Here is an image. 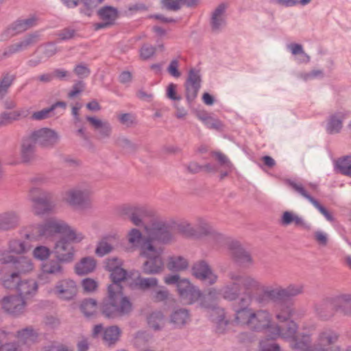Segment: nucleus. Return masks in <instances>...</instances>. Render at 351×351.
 I'll return each instance as SVG.
<instances>
[{
  "mask_svg": "<svg viewBox=\"0 0 351 351\" xmlns=\"http://www.w3.org/2000/svg\"><path fill=\"white\" fill-rule=\"evenodd\" d=\"M144 230L147 234L145 237L137 227L132 228L127 232L125 239L130 251L139 250L141 253L143 247L148 241H151L152 243H166L172 239L164 221L158 218L152 219L150 223L145 226Z\"/></svg>",
  "mask_w": 351,
  "mask_h": 351,
  "instance_id": "f257e3e1",
  "label": "nucleus"
},
{
  "mask_svg": "<svg viewBox=\"0 0 351 351\" xmlns=\"http://www.w3.org/2000/svg\"><path fill=\"white\" fill-rule=\"evenodd\" d=\"M280 327L273 321L272 315L268 311L254 310L250 328L252 330L262 332L271 340L282 338L289 341L293 339L298 330V326L294 322H289L286 330Z\"/></svg>",
  "mask_w": 351,
  "mask_h": 351,
  "instance_id": "f03ea898",
  "label": "nucleus"
},
{
  "mask_svg": "<svg viewBox=\"0 0 351 351\" xmlns=\"http://www.w3.org/2000/svg\"><path fill=\"white\" fill-rule=\"evenodd\" d=\"M133 309L130 299L124 295L121 285L112 283L108 287V293L100 306L104 316L116 318L130 314Z\"/></svg>",
  "mask_w": 351,
  "mask_h": 351,
  "instance_id": "7ed1b4c3",
  "label": "nucleus"
},
{
  "mask_svg": "<svg viewBox=\"0 0 351 351\" xmlns=\"http://www.w3.org/2000/svg\"><path fill=\"white\" fill-rule=\"evenodd\" d=\"M337 339L338 335L333 330L323 329L317 333L313 348L308 335H302L300 338L295 333L293 339L289 341L296 351H340L339 348L334 345Z\"/></svg>",
  "mask_w": 351,
  "mask_h": 351,
  "instance_id": "20e7f679",
  "label": "nucleus"
},
{
  "mask_svg": "<svg viewBox=\"0 0 351 351\" xmlns=\"http://www.w3.org/2000/svg\"><path fill=\"white\" fill-rule=\"evenodd\" d=\"M39 235L49 237L56 234H61L71 241L78 243L82 241L85 236L66 221L57 219H49L43 225L38 227Z\"/></svg>",
  "mask_w": 351,
  "mask_h": 351,
  "instance_id": "39448f33",
  "label": "nucleus"
},
{
  "mask_svg": "<svg viewBox=\"0 0 351 351\" xmlns=\"http://www.w3.org/2000/svg\"><path fill=\"white\" fill-rule=\"evenodd\" d=\"M157 243H152L151 241H148L139 253L141 257L146 259L142 266V269L146 274H159L163 269L164 263L161 256L162 250Z\"/></svg>",
  "mask_w": 351,
  "mask_h": 351,
  "instance_id": "423d86ee",
  "label": "nucleus"
},
{
  "mask_svg": "<svg viewBox=\"0 0 351 351\" xmlns=\"http://www.w3.org/2000/svg\"><path fill=\"white\" fill-rule=\"evenodd\" d=\"M47 293L54 296L60 301L74 300L78 293V286L74 280L66 278L59 280L56 284L47 289Z\"/></svg>",
  "mask_w": 351,
  "mask_h": 351,
  "instance_id": "0eeeda50",
  "label": "nucleus"
},
{
  "mask_svg": "<svg viewBox=\"0 0 351 351\" xmlns=\"http://www.w3.org/2000/svg\"><path fill=\"white\" fill-rule=\"evenodd\" d=\"M93 194L91 186L86 182H81L68 189L64 193L63 199L72 206L88 205Z\"/></svg>",
  "mask_w": 351,
  "mask_h": 351,
  "instance_id": "6e6552de",
  "label": "nucleus"
},
{
  "mask_svg": "<svg viewBox=\"0 0 351 351\" xmlns=\"http://www.w3.org/2000/svg\"><path fill=\"white\" fill-rule=\"evenodd\" d=\"M230 280L239 283L242 294L240 297V302L243 304H248L252 300V292L261 290L263 286L256 279L250 276L230 274Z\"/></svg>",
  "mask_w": 351,
  "mask_h": 351,
  "instance_id": "1a4fd4ad",
  "label": "nucleus"
},
{
  "mask_svg": "<svg viewBox=\"0 0 351 351\" xmlns=\"http://www.w3.org/2000/svg\"><path fill=\"white\" fill-rule=\"evenodd\" d=\"M119 214L127 217L136 227L144 226V219L154 217V212L144 206L123 204L117 208Z\"/></svg>",
  "mask_w": 351,
  "mask_h": 351,
  "instance_id": "9d476101",
  "label": "nucleus"
},
{
  "mask_svg": "<svg viewBox=\"0 0 351 351\" xmlns=\"http://www.w3.org/2000/svg\"><path fill=\"white\" fill-rule=\"evenodd\" d=\"M29 197L32 203L33 212L36 215L48 213L55 207L51 201L50 194L38 187H32L29 190Z\"/></svg>",
  "mask_w": 351,
  "mask_h": 351,
  "instance_id": "9b49d317",
  "label": "nucleus"
},
{
  "mask_svg": "<svg viewBox=\"0 0 351 351\" xmlns=\"http://www.w3.org/2000/svg\"><path fill=\"white\" fill-rule=\"evenodd\" d=\"M195 237H208V241L213 247L221 248L228 242V239L222 234L218 232L205 219H198L196 224Z\"/></svg>",
  "mask_w": 351,
  "mask_h": 351,
  "instance_id": "f8f14e48",
  "label": "nucleus"
},
{
  "mask_svg": "<svg viewBox=\"0 0 351 351\" xmlns=\"http://www.w3.org/2000/svg\"><path fill=\"white\" fill-rule=\"evenodd\" d=\"M219 295L218 291L215 288H210L206 294L202 295L200 305L204 308H209L210 302V318L219 326L226 325L228 322L225 319V313L223 308L215 307L212 302L215 301Z\"/></svg>",
  "mask_w": 351,
  "mask_h": 351,
  "instance_id": "ddd939ff",
  "label": "nucleus"
},
{
  "mask_svg": "<svg viewBox=\"0 0 351 351\" xmlns=\"http://www.w3.org/2000/svg\"><path fill=\"white\" fill-rule=\"evenodd\" d=\"M29 136L33 142L43 148H52L60 141L59 134L48 128H42L32 132Z\"/></svg>",
  "mask_w": 351,
  "mask_h": 351,
  "instance_id": "4468645a",
  "label": "nucleus"
},
{
  "mask_svg": "<svg viewBox=\"0 0 351 351\" xmlns=\"http://www.w3.org/2000/svg\"><path fill=\"white\" fill-rule=\"evenodd\" d=\"M177 290L180 297L187 304H193L202 297V292L189 280L181 279L178 282Z\"/></svg>",
  "mask_w": 351,
  "mask_h": 351,
  "instance_id": "2eb2a0df",
  "label": "nucleus"
},
{
  "mask_svg": "<svg viewBox=\"0 0 351 351\" xmlns=\"http://www.w3.org/2000/svg\"><path fill=\"white\" fill-rule=\"evenodd\" d=\"M67 237H62L55 243L54 252L62 263H70L74 259L75 249Z\"/></svg>",
  "mask_w": 351,
  "mask_h": 351,
  "instance_id": "dca6fc26",
  "label": "nucleus"
},
{
  "mask_svg": "<svg viewBox=\"0 0 351 351\" xmlns=\"http://www.w3.org/2000/svg\"><path fill=\"white\" fill-rule=\"evenodd\" d=\"M191 271L194 277L208 285L215 283L218 279L217 274L204 261L195 263L191 268Z\"/></svg>",
  "mask_w": 351,
  "mask_h": 351,
  "instance_id": "f3484780",
  "label": "nucleus"
},
{
  "mask_svg": "<svg viewBox=\"0 0 351 351\" xmlns=\"http://www.w3.org/2000/svg\"><path fill=\"white\" fill-rule=\"evenodd\" d=\"M121 331L117 326H112L104 328L101 324L95 325L93 330V336L98 337L99 334H102V339L108 346L114 345L117 343L121 336Z\"/></svg>",
  "mask_w": 351,
  "mask_h": 351,
  "instance_id": "a211bd4d",
  "label": "nucleus"
},
{
  "mask_svg": "<svg viewBox=\"0 0 351 351\" xmlns=\"http://www.w3.org/2000/svg\"><path fill=\"white\" fill-rule=\"evenodd\" d=\"M119 241V236L117 233H110L102 237L97 243L95 254L99 257H103L111 253L114 246L113 243Z\"/></svg>",
  "mask_w": 351,
  "mask_h": 351,
  "instance_id": "6ab92c4d",
  "label": "nucleus"
},
{
  "mask_svg": "<svg viewBox=\"0 0 351 351\" xmlns=\"http://www.w3.org/2000/svg\"><path fill=\"white\" fill-rule=\"evenodd\" d=\"M1 305L8 313L17 315L24 312L25 302L20 296L12 295L4 297L1 301Z\"/></svg>",
  "mask_w": 351,
  "mask_h": 351,
  "instance_id": "aec40b11",
  "label": "nucleus"
},
{
  "mask_svg": "<svg viewBox=\"0 0 351 351\" xmlns=\"http://www.w3.org/2000/svg\"><path fill=\"white\" fill-rule=\"evenodd\" d=\"M287 184L296 192L306 198L326 218L327 220L330 221H332L334 220L332 215L328 212V210L322 206L315 199L308 195L302 184L291 180L287 181Z\"/></svg>",
  "mask_w": 351,
  "mask_h": 351,
  "instance_id": "412c9836",
  "label": "nucleus"
},
{
  "mask_svg": "<svg viewBox=\"0 0 351 351\" xmlns=\"http://www.w3.org/2000/svg\"><path fill=\"white\" fill-rule=\"evenodd\" d=\"M280 223L282 226H288L293 223L295 226L306 230H310L311 228L310 223L303 217L291 210H286L282 213L280 219Z\"/></svg>",
  "mask_w": 351,
  "mask_h": 351,
  "instance_id": "4be33fe9",
  "label": "nucleus"
},
{
  "mask_svg": "<svg viewBox=\"0 0 351 351\" xmlns=\"http://www.w3.org/2000/svg\"><path fill=\"white\" fill-rule=\"evenodd\" d=\"M200 75L198 71L191 70L185 84L186 97L189 101H192L197 95L200 88Z\"/></svg>",
  "mask_w": 351,
  "mask_h": 351,
  "instance_id": "5701e85b",
  "label": "nucleus"
},
{
  "mask_svg": "<svg viewBox=\"0 0 351 351\" xmlns=\"http://www.w3.org/2000/svg\"><path fill=\"white\" fill-rule=\"evenodd\" d=\"M36 22L37 19L35 16H29L27 19L18 20L5 30V34L12 36L23 32L36 25Z\"/></svg>",
  "mask_w": 351,
  "mask_h": 351,
  "instance_id": "b1692460",
  "label": "nucleus"
},
{
  "mask_svg": "<svg viewBox=\"0 0 351 351\" xmlns=\"http://www.w3.org/2000/svg\"><path fill=\"white\" fill-rule=\"evenodd\" d=\"M348 117L346 111H338L331 114L328 120L326 130L329 134L339 133L343 128V121Z\"/></svg>",
  "mask_w": 351,
  "mask_h": 351,
  "instance_id": "393cba45",
  "label": "nucleus"
},
{
  "mask_svg": "<svg viewBox=\"0 0 351 351\" xmlns=\"http://www.w3.org/2000/svg\"><path fill=\"white\" fill-rule=\"evenodd\" d=\"M61 261L50 259L42 263L40 265L41 274L40 278L44 274L51 276H62L64 274V268L61 265Z\"/></svg>",
  "mask_w": 351,
  "mask_h": 351,
  "instance_id": "a878e982",
  "label": "nucleus"
},
{
  "mask_svg": "<svg viewBox=\"0 0 351 351\" xmlns=\"http://www.w3.org/2000/svg\"><path fill=\"white\" fill-rule=\"evenodd\" d=\"M97 266V261L92 256H86L81 258L75 265V271L79 276H84L92 273Z\"/></svg>",
  "mask_w": 351,
  "mask_h": 351,
  "instance_id": "bb28decb",
  "label": "nucleus"
},
{
  "mask_svg": "<svg viewBox=\"0 0 351 351\" xmlns=\"http://www.w3.org/2000/svg\"><path fill=\"white\" fill-rule=\"evenodd\" d=\"M226 244H229L231 253L235 259L241 264L250 263L252 261L251 256L242 246L237 241H228Z\"/></svg>",
  "mask_w": 351,
  "mask_h": 351,
  "instance_id": "cd10ccee",
  "label": "nucleus"
},
{
  "mask_svg": "<svg viewBox=\"0 0 351 351\" xmlns=\"http://www.w3.org/2000/svg\"><path fill=\"white\" fill-rule=\"evenodd\" d=\"M189 263L187 258L181 255H171L167 259V267L172 271H182L187 269Z\"/></svg>",
  "mask_w": 351,
  "mask_h": 351,
  "instance_id": "c85d7f7f",
  "label": "nucleus"
},
{
  "mask_svg": "<svg viewBox=\"0 0 351 351\" xmlns=\"http://www.w3.org/2000/svg\"><path fill=\"white\" fill-rule=\"evenodd\" d=\"M38 40V34H34L27 36L19 43L10 45L5 52V55H11L26 49L30 45L34 44Z\"/></svg>",
  "mask_w": 351,
  "mask_h": 351,
  "instance_id": "c756f323",
  "label": "nucleus"
},
{
  "mask_svg": "<svg viewBox=\"0 0 351 351\" xmlns=\"http://www.w3.org/2000/svg\"><path fill=\"white\" fill-rule=\"evenodd\" d=\"M21 157L23 162H29L35 158V143L29 136L22 141Z\"/></svg>",
  "mask_w": 351,
  "mask_h": 351,
  "instance_id": "7c9ffc66",
  "label": "nucleus"
},
{
  "mask_svg": "<svg viewBox=\"0 0 351 351\" xmlns=\"http://www.w3.org/2000/svg\"><path fill=\"white\" fill-rule=\"evenodd\" d=\"M254 310L250 308H241L236 311L234 322L236 325L250 328Z\"/></svg>",
  "mask_w": 351,
  "mask_h": 351,
  "instance_id": "2f4dec72",
  "label": "nucleus"
},
{
  "mask_svg": "<svg viewBox=\"0 0 351 351\" xmlns=\"http://www.w3.org/2000/svg\"><path fill=\"white\" fill-rule=\"evenodd\" d=\"M37 290L38 283L33 279L21 280L16 286V291L21 298L34 295Z\"/></svg>",
  "mask_w": 351,
  "mask_h": 351,
  "instance_id": "473e14b6",
  "label": "nucleus"
},
{
  "mask_svg": "<svg viewBox=\"0 0 351 351\" xmlns=\"http://www.w3.org/2000/svg\"><path fill=\"white\" fill-rule=\"evenodd\" d=\"M19 223V217L15 212L9 211L0 214V230L15 228Z\"/></svg>",
  "mask_w": 351,
  "mask_h": 351,
  "instance_id": "72a5a7b5",
  "label": "nucleus"
},
{
  "mask_svg": "<svg viewBox=\"0 0 351 351\" xmlns=\"http://www.w3.org/2000/svg\"><path fill=\"white\" fill-rule=\"evenodd\" d=\"M191 320L190 313L185 308H179L174 311L171 316V323L175 328H182L188 324Z\"/></svg>",
  "mask_w": 351,
  "mask_h": 351,
  "instance_id": "f704fd0d",
  "label": "nucleus"
},
{
  "mask_svg": "<svg viewBox=\"0 0 351 351\" xmlns=\"http://www.w3.org/2000/svg\"><path fill=\"white\" fill-rule=\"evenodd\" d=\"M226 6L225 4H220L214 10L212 19L211 25L212 28L215 30H218L223 27L226 24Z\"/></svg>",
  "mask_w": 351,
  "mask_h": 351,
  "instance_id": "c9c22d12",
  "label": "nucleus"
},
{
  "mask_svg": "<svg viewBox=\"0 0 351 351\" xmlns=\"http://www.w3.org/2000/svg\"><path fill=\"white\" fill-rule=\"evenodd\" d=\"M242 294L239 283H236L231 280V283L225 286L222 289V295L224 299L233 301L239 300Z\"/></svg>",
  "mask_w": 351,
  "mask_h": 351,
  "instance_id": "e433bc0d",
  "label": "nucleus"
},
{
  "mask_svg": "<svg viewBox=\"0 0 351 351\" xmlns=\"http://www.w3.org/2000/svg\"><path fill=\"white\" fill-rule=\"evenodd\" d=\"M293 315V310L290 306H282L276 313V318L278 319V326H281V329H287L290 320Z\"/></svg>",
  "mask_w": 351,
  "mask_h": 351,
  "instance_id": "4c0bfd02",
  "label": "nucleus"
},
{
  "mask_svg": "<svg viewBox=\"0 0 351 351\" xmlns=\"http://www.w3.org/2000/svg\"><path fill=\"white\" fill-rule=\"evenodd\" d=\"M58 50L56 45L53 43H48L42 46L40 49V52L43 54V58L39 60H34V58L29 60L30 66H36L39 64L43 59H47L52 57L57 53Z\"/></svg>",
  "mask_w": 351,
  "mask_h": 351,
  "instance_id": "58836bf2",
  "label": "nucleus"
},
{
  "mask_svg": "<svg viewBox=\"0 0 351 351\" xmlns=\"http://www.w3.org/2000/svg\"><path fill=\"white\" fill-rule=\"evenodd\" d=\"M158 284V280L156 278H141L138 276L135 280L134 287L143 291H147L154 289L157 287Z\"/></svg>",
  "mask_w": 351,
  "mask_h": 351,
  "instance_id": "ea45409f",
  "label": "nucleus"
},
{
  "mask_svg": "<svg viewBox=\"0 0 351 351\" xmlns=\"http://www.w3.org/2000/svg\"><path fill=\"white\" fill-rule=\"evenodd\" d=\"M147 323L154 330H160L164 325V315L161 312H153L147 318Z\"/></svg>",
  "mask_w": 351,
  "mask_h": 351,
  "instance_id": "a19ab883",
  "label": "nucleus"
},
{
  "mask_svg": "<svg viewBox=\"0 0 351 351\" xmlns=\"http://www.w3.org/2000/svg\"><path fill=\"white\" fill-rule=\"evenodd\" d=\"M16 269L21 274L31 272L34 269V265L31 258L27 257H21L18 260L15 259Z\"/></svg>",
  "mask_w": 351,
  "mask_h": 351,
  "instance_id": "79ce46f5",
  "label": "nucleus"
},
{
  "mask_svg": "<svg viewBox=\"0 0 351 351\" xmlns=\"http://www.w3.org/2000/svg\"><path fill=\"white\" fill-rule=\"evenodd\" d=\"M80 308L85 315L90 316L97 312L98 304L93 298L86 299L82 302Z\"/></svg>",
  "mask_w": 351,
  "mask_h": 351,
  "instance_id": "37998d69",
  "label": "nucleus"
},
{
  "mask_svg": "<svg viewBox=\"0 0 351 351\" xmlns=\"http://www.w3.org/2000/svg\"><path fill=\"white\" fill-rule=\"evenodd\" d=\"M99 17L109 24H112L117 17V12L115 9L112 7H104L98 12Z\"/></svg>",
  "mask_w": 351,
  "mask_h": 351,
  "instance_id": "c03bdc74",
  "label": "nucleus"
},
{
  "mask_svg": "<svg viewBox=\"0 0 351 351\" xmlns=\"http://www.w3.org/2000/svg\"><path fill=\"white\" fill-rule=\"evenodd\" d=\"M336 169L338 172L351 176V156H346L337 162Z\"/></svg>",
  "mask_w": 351,
  "mask_h": 351,
  "instance_id": "a18cd8bd",
  "label": "nucleus"
},
{
  "mask_svg": "<svg viewBox=\"0 0 351 351\" xmlns=\"http://www.w3.org/2000/svg\"><path fill=\"white\" fill-rule=\"evenodd\" d=\"M18 338L20 341L30 344L36 341L37 335L32 329L25 328L18 332Z\"/></svg>",
  "mask_w": 351,
  "mask_h": 351,
  "instance_id": "49530a36",
  "label": "nucleus"
},
{
  "mask_svg": "<svg viewBox=\"0 0 351 351\" xmlns=\"http://www.w3.org/2000/svg\"><path fill=\"white\" fill-rule=\"evenodd\" d=\"M29 245L20 240H12L9 243L10 252L15 254L25 253L29 250Z\"/></svg>",
  "mask_w": 351,
  "mask_h": 351,
  "instance_id": "de8ad7c7",
  "label": "nucleus"
},
{
  "mask_svg": "<svg viewBox=\"0 0 351 351\" xmlns=\"http://www.w3.org/2000/svg\"><path fill=\"white\" fill-rule=\"evenodd\" d=\"M284 297H295L304 292V285L301 283L291 284L286 288H283Z\"/></svg>",
  "mask_w": 351,
  "mask_h": 351,
  "instance_id": "09e8293b",
  "label": "nucleus"
},
{
  "mask_svg": "<svg viewBox=\"0 0 351 351\" xmlns=\"http://www.w3.org/2000/svg\"><path fill=\"white\" fill-rule=\"evenodd\" d=\"M51 254L50 249L46 246L39 245L34 248L33 250L34 257L42 262L48 260Z\"/></svg>",
  "mask_w": 351,
  "mask_h": 351,
  "instance_id": "8fccbe9b",
  "label": "nucleus"
},
{
  "mask_svg": "<svg viewBox=\"0 0 351 351\" xmlns=\"http://www.w3.org/2000/svg\"><path fill=\"white\" fill-rule=\"evenodd\" d=\"M156 54V47L153 45L145 43L139 49V56L143 60H147L152 58Z\"/></svg>",
  "mask_w": 351,
  "mask_h": 351,
  "instance_id": "3c124183",
  "label": "nucleus"
},
{
  "mask_svg": "<svg viewBox=\"0 0 351 351\" xmlns=\"http://www.w3.org/2000/svg\"><path fill=\"white\" fill-rule=\"evenodd\" d=\"M265 295L271 300H277L284 297L283 288L281 287L262 288Z\"/></svg>",
  "mask_w": 351,
  "mask_h": 351,
  "instance_id": "603ef678",
  "label": "nucleus"
},
{
  "mask_svg": "<svg viewBox=\"0 0 351 351\" xmlns=\"http://www.w3.org/2000/svg\"><path fill=\"white\" fill-rule=\"evenodd\" d=\"M178 230L187 237H195L197 235L195 229L186 220L182 221L178 223Z\"/></svg>",
  "mask_w": 351,
  "mask_h": 351,
  "instance_id": "864d4df0",
  "label": "nucleus"
},
{
  "mask_svg": "<svg viewBox=\"0 0 351 351\" xmlns=\"http://www.w3.org/2000/svg\"><path fill=\"white\" fill-rule=\"evenodd\" d=\"M117 118L119 123L127 128L132 127L136 123V117L132 113H122Z\"/></svg>",
  "mask_w": 351,
  "mask_h": 351,
  "instance_id": "5fc2aeb1",
  "label": "nucleus"
},
{
  "mask_svg": "<svg viewBox=\"0 0 351 351\" xmlns=\"http://www.w3.org/2000/svg\"><path fill=\"white\" fill-rule=\"evenodd\" d=\"M19 282V276L17 273H13L5 277L2 280L3 286L8 289H16Z\"/></svg>",
  "mask_w": 351,
  "mask_h": 351,
  "instance_id": "6e6d98bb",
  "label": "nucleus"
},
{
  "mask_svg": "<svg viewBox=\"0 0 351 351\" xmlns=\"http://www.w3.org/2000/svg\"><path fill=\"white\" fill-rule=\"evenodd\" d=\"M9 112L12 121H14L27 118L30 114V108L23 107Z\"/></svg>",
  "mask_w": 351,
  "mask_h": 351,
  "instance_id": "4d7b16f0",
  "label": "nucleus"
},
{
  "mask_svg": "<svg viewBox=\"0 0 351 351\" xmlns=\"http://www.w3.org/2000/svg\"><path fill=\"white\" fill-rule=\"evenodd\" d=\"M9 112L12 121H14L27 118L30 114V108L23 107Z\"/></svg>",
  "mask_w": 351,
  "mask_h": 351,
  "instance_id": "13d9d810",
  "label": "nucleus"
},
{
  "mask_svg": "<svg viewBox=\"0 0 351 351\" xmlns=\"http://www.w3.org/2000/svg\"><path fill=\"white\" fill-rule=\"evenodd\" d=\"M110 277L112 283L120 285L121 282L127 280V272L122 267H120L110 272Z\"/></svg>",
  "mask_w": 351,
  "mask_h": 351,
  "instance_id": "bf43d9fd",
  "label": "nucleus"
},
{
  "mask_svg": "<svg viewBox=\"0 0 351 351\" xmlns=\"http://www.w3.org/2000/svg\"><path fill=\"white\" fill-rule=\"evenodd\" d=\"M82 287L86 293L95 292L98 288V282L95 279L86 278L82 281Z\"/></svg>",
  "mask_w": 351,
  "mask_h": 351,
  "instance_id": "052dcab7",
  "label": "nucleus"
},
{
  "mask_svg": "<svg viewBox=\"0 0 351 351\" xmlns=\"http://www.w3.org/2000/svg\"><path fill=\"white\" fill-rule=\"evenodd\" d=\"M104 0H82L84 8L82 12L90 16L93 10L103 2Z\"/></svg>",
  "mask_w": 351,
  "mask_h": 351,
  "instance_id": "680f3d73",
  "label": "nucleus"
},
{
  "mask_svg": "<svg viewBox=\"0 0 351 351\" xmlns=\"http://www.w3.org/2000/svg\"><path fill=\"white\" fill-rule=\"evenodd\" d=\"M178 86L173 83H170L166 89L167 97L173 101L175 103L179 101L181 99V96L178 93L177 91Z\"/></svg>",
  "mask_w": 351,
  "mask_h": 351,
  "instance_id": "e2e57ef3",
  "label": "nucleus"
},
{
  "mask_svg": "<svg viewBox=\"0 0 351 351\" xmlns=\"http://www.w3.org/2000/svg\"><path fill=\"white\" fill-rule=\"evenodd\" d=\"M168 295L167 290L163 287L158 286V285L152 292V297L156 301H163L168 298Z\"/></svg>",
  "mask_w": 351,
  "mask_h": 351,
  "instance_id": "0e129e2a",
  "label": "nucleus"
},
{
  "mask_svg": "<svg viewBox=\"0 0 351 351\" xmlns=\"http://www.w3.org/2000/svg\"><path fill=\"white\" fill-rule=\"evenodd\" d=\"M52 112L50 107L39 111H35L31 114L30 119L33 121H42L50 117Z\"/></svg>",
  "mask_w": 351,
  "mask_h": 351,
  "instance_id": "69168bd1",
  "label": "nucleus"
},
{
  "mask_svg": "<svg viewBox=\"0 0 351 351\" xmlns=\"http://www.w3.org/2000/svg\"><path fill=\"white\" fill-rule=\"evenodd\" d=\"M13 82L12 76L5 75L0 81V98H3L7 93L8 88Z\"/></svg>",
  "mask_w": 351,
  "mask_h": 351,
  "instance_id": "338daca9",
  "label": "nucleus"
},
{
  "mask_svg": "<svg viewBox=\"0 0 351 351\" xmlns=\"http://www.w3.org/2000/svg\"><path fill=\"white\" fill-rule=\"evenodd\" d=\"M313 237L318 245L321 246H326L328 242V236L325 232L318 230L314 232Z\"/></svg>",
  "mask_w": 351,
  "mask_h": 351,
  "instance_id": "774afa93",
  "label": "nucleus"
}]
</instances>
